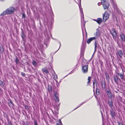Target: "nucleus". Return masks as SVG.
I'll use <instances>...</instances> for the list:
<instances>
[{
  "instance_id": "nucleus-9",
  "label": "nucleus",
  "mask_w": 125,
  "mask_h": 125,
  "mask_svg": "<svg viewBox=\"0 0 125 125\" xmlns=\"http://www.w3.org/2000/svg\"><path fill=\"white\" fill-rule=\"evenodd\" d=\"M109 15L108 14H106L105 15V13L103 15V19L104 21H105L109 18Z\"/></svg>"
},
{
  "instance_id": "nucleus-17",
  "label": "nucleus",
  "mask_w": 125,
  "mask_h": 125,
  "mask_svg": "<svg viewBox=\"0 0 125 125\" xmlns=\"http://www.w3.org/2000/svg\"><path fill=\"white\" fill-rule=\"evenodd\" d=\"M117 74L118 76H119L122 80H124V73H123V74H121L119 73H117Z\"/></svg>"
},
{
  "instance_id": "nucleus-62",
  "label": "nucleus",
  "mask_w": 125,
  "mask_h": 125,
  "mask_svg": "<svg viewBox=\"0 0 125 125\" xmlns=\"http://www.w3.org/2000/svg\"><path fill=\"white\" fill-rule=\"evenodd\" d=\"M45 36L46 37V34H45Z\"/></svg>"
},
{
  "instance_id": "nucleus-58",
  "label": "nucleus",
  "mask_w": 125,
  "mask_h": 125,
  "mask_svg": "<svg viewBox=\"0 0 125 125\" xmlns=\"http://www.w3.org/2000/svg\"><path fill=\"white\" fill-rule=\"evenodd\" d=\"M51 110L52 112V113H53V114H54V112H53V110L52 109H51Z\"/></svg>"
},
{
  "instance_id": "nucleus-29",
  "label": "nucleus",
  "mask_w": 125,
  "mask_h": 125,
  "mask_svg": "<svg viewBox=\"0 0 125 125\" xmlns=\"http://www.w3.org/2000/svg\"><path fill=\"white\" fill-rule=\"evenodd\" d=\"M4 49L3 48L0 47V53H2L4 51Z\"/></svg>"
},
{
  "instance_id": "nucleus-20",
  "label": "nucleus",
  "mask_w": 125,
  "mask_h": 125,
  "mask_svg": "<svg viewBox=\"0 0 125 125\" xmlns=\"http://www.w3.org/2000/svg\"><path fill=\"white\" fill-rule=\"evenodd\" d=\"M97 22L99 24H101L102 22V19L101 18H98L96 20Z\"/></svg>"
},
{
  "instance_id": "nucleus-4",
  "label": "nucleus",
  "mask_w": 125,
  "mask_h": 125,
  "mask_svg": "<svg viewBox=\"0 0 125 125\" xmlns=\"http://www.w3.org/2000/svg\"><path fill=\"white\" fill-rule=\"evenodd\" d=\"M115 110L114 108L111 109L110 111V114L112 116V118L115 119V116L116 113L115 112Z\"/></svg>"
},
{
  "instance_id": "nucleus-54",
  "label": "nucleus",
  "mask_w": 125,
  "mask_h": 125,
  "mask_svg": "<svg viewBox=\"0 0 125 125\" xmlns=\"http://www.w3.org/2000/svg\"><path fill=\"white\" fill-rule=\"evenodd\" d=\"M56 109L57 110V111H58V110L59 109V108H58V107H56Z\"/></svg>"
},
{
  "instance_id": "nucleus-2",
  "label": "nucleus",
  "mask_w": 125,
  "mask_h": 125,
  "mask_svg": "<svg viewBox=\"0 0 125 125\" xmlns=\"http://www.w3.org/2000/svg\"><path fill=\"white\" fill-rule=\"evenodd\" d=\"M104 9H107L109 5V2L107 0H101Z\"/></svg>"
},
{
  "instance_id": "nucleus-63",
  "label": "nucleus",
  "mask_w": 125,
  "mask_h": 125,
  "mask_svg": "<svg viewBox=\"0 0 125 125\" xmlns=\"http://www.w3.org/2000/svg\"><path fill=\"white\" fill-rule=\"evenodd\" d=\"M61 82V80L60 81V82H59V83H60Z\"/></svg>"
},
{
  "instance_id": "nucleus-31",
  "label": "nucleus",
  "mask_w": 125,
  "mask_h": 125,
  "mask_svg": "<svg viewBox=\"0 0 125 125\" xmlns=\"http://www.w3.org/2000/svg\"><path fill=\"white\" fill-rule=\"evenodd\" d=\"M15 62L16 64H18L19 62V61L17 57H16L15 60Z\"/></svg>"
},
{
  "instance_id": "nucleus-61",
  "label": "nucleus",
  "mask_w": 125,
  "mask_h": 125,
  "mask_svg": "<svg viewBox=\"0 0 125 125\" xmlns=\"http://www.w3.org/2000/svg\"><path fill=\"white\" fill-rule=\"evenodd\" d=\"M53 119L54 120H56V119L55 118H53Z\"/></svg>"
},
{
  "instance_id": "nucleus-46",
  "label": "nucleus",
  "mask_w": 125,
  "mask_h": 125,
  "mask_svg": "<svg viewBox=\"0 0 125 125\" xmlns=\"http://www.w3.org/2000/svg\"><path fill=\"white\" fill-rule=\"evenodd\" d=\"M56 84L57 85V87H58L59 86V83H56Z\"/></svg>"
},
{
  "instance_id": "nucleus-26",
  "label": "nucleus",
  "mask_w": 125,
  "mask_h": 125,
  "mask_svg": "<svg viewBox=\"0 0 125 125\" xmlns=\"http://www.w3.org/2000/svg\"><path fill=\"white\" fill-rule=\"evenodd\" d=\"M91 77L89 76L88 77V82H87V84H90V82L91 81Z\"/></svg>"
},
{
  "instance_id": "nucleus-5",
  "label": "nucleus",
  "mask_w": 125,
  "mask_h": 125,
  "mask_svg": "<svg viewBox=\"0 0 125 125\" xmlns=\"http://www.w3.org/2000/svg\"><path fill=\"white\" fill-rule=\"evenodd\" d=\"M114 79L116 84L117 85L119 84V81L120 82H121L120 79L119 78L118 76L117 75L114 76Z\"/></svg>"
},
{
  "instance_id": "nucleus-30",
  "label": "nucleus",
  "mask_w": 125,
  "mask_h": 125,
  "mask_svg": "<svg viewBox=\"0 0 125 125\" xmlns=\"http://www.w3.org/2000/svg\"><path fill=\"white\" fill-rule=\"evenodd\" d=\"M55 101L57 103H58L60 101L58 97H55Z\"/></svg>"
},
{
  "instance_id": "nucleus-39",
  "label": "nucleus",
  "mask_w": 125,
  "mask_h": 125,
  "mask_svg": "<svg viewBox=\"0 0 125 125\" xmlns=\"http://www.w3.org/2000/svg\"><path fill=\"white\" fill-rule=\"evenodd\" d=\"M97 45H95L94 52H95L97 50Z\"/></svg>"
},
{
  "instance_id": "nucleus-3",
  "label": "nucleus",
  "mask_w": 125,
  "mask_h": 125,
  "mask_svg": "<svg viewBox=\"0 0 125 125\" xmlns=\"http://www.w3.org/2000/svg\"><path fill=\"white\" fill-rule=\"evenodd\" d=\"M88 65H83L82 67V71L84 73H86L88 72Z\"/></svg>"
},
{
  "instance_id": "nucleus-13",
  "label": "nucleus",
  "mask_w": 125,
  "mask_h": 125,
  "mask_svg": "<svg viewBox=\"0 0 125 125\" xmlns=\"http://www.w3.org/2000/svg\"><path fill=\"white\" fill-rule=\"evenodd\" d=\"M95 38L94 37H91L88 39L87 41V44H89L92 41L96 40Z\"/></svg>"
},
{
  "instance_id": "nucleus-38",
  "label": "nucleus",
  "mask_w": 125,
  "mask_h": 125,
  "mask_svg": "<svg viewBox=\"0 0 125 125\" xmlns=\"http://www.w3.org/2000/svg\"><path fill=\"white\" fill-rule=\"evenodd\" d=\"M25 109L26 110H27L28 111L29 110V108L28 106H27V105H25Z\"/></svg>"
},
{
  "instance_id": "nucleus-33",
  "label": "nucleus",
  "mask_w": 125,
  "mask_h": 125,
  "mask_svg": "<svg viewBox=\"0 0 125 125\" xmlns=\"http://www.w3.org/2000/svg\"><path fill=\"white\" fill-rule=\"evenodd\" d=\"M32 64L34 66H35L37 65V63L35 61H33L32 62Z\"/></svg>"
},
{
  "instance_id": "nucleus-41",
  "label": "nucleus",
  "mask_w": 125,
  "mask_h": 125,
  "mask_svg": "<svg viewBox=\"0 0 125 125\" xmlns=\"http://www.w3.org/2000/svg\"><path fill=\"white\" fill-rule=\"evenodd\" d=\"M84 47V45H83V43H82V47L81 49V51H82V50H83V48Z\"/></svg>"
},
{
  "instance_id": "nucleus-27",
  "label": "nucleus",
  "mask_w": 125,
  "mask_h": 125,
  "mask_svg": "<svg viewBox=\"0 0 125 125\" xmlns=\"http://www.w3.org/2000/svg\"><path fill=\"white\" fill-rule=\"evenodd\" d=\"M52 89L50 85H48V91L49 92L52 91Z\"/></svg>"
},
{
  "instance_id": "nucleus-52",
  "label": "nucleus",
  "mask_w": 125,
  "mask_h": 125,
  "mask_svg": "<svg viewBox=\"0 0 125 125\" xmlns=\"http://www.w3.org/2000/svg\"><path fill=\"white\" fill-rule=\"evenodd\" d=\"M85 34L86 37H87V33L86 31L85 32Z\"/></svg>"
},
{
  "instance_id": "nucleus-51",
  "label": "nucleus",
  "mask_w": 125,
  "mask_h": 125,
  "mask_svg": "<svg viewBox=\"0 0 125 125\" xmlns=\"http://www.w3.org/2000/svg\"><path fill=\"white\" fill-rule=\"evenodd\" d=\"M54 80L56 82V83H58V81H57V80H56V79H55V80Z\"/></svg>"
},
{
  "instance_id": "nucleus-16",
  "label": "nucleus",
  "mask_w": 125,
  "mask_h": 125,
  "mask_svg": "<svg viewBox=\"0 0 125 125\" xmlns=\"http://www.w3.org/2000/svg\"><path fill=\"white\" fill-rule=\"evenodd\" d=\"M113 32L111 33L114 39H115L117 36V33L116 31L114 30H113Z\"/></svg>"
},
{
  "instance_id": "nucleus-7",
  "label": "nucleus",
  "mask_w": 125,
  "mask_h": 125,
  "mask_svg": "<svg viewBox=\"0 0 125 125\" xmlns=\"http://www.w3.org/2000/svg\"><path fill=\"white\" fill-rule=\"evenodd\" d=\"M116 54L117 55V57H118V56H119L121 58H122L123 54L122 50H120L117 52L116 53Z\"/></svg>"
},
{
  "instance_id": "nucleus-59",
  "label": "nucleus",
  "mask_w": 125,
  "mask_h": 125,
  "mask_svg": "<svg viewBox=\"0 0 125 125\" xmlns=\"http://www.w3.org/2000/svg\"><path fill=\"white\" fill-rule=\"evenodd\" d=\"M40 25L41 26V21H40Z\"/></svg>"
},
{
  "instance_id": "nucleus-18",
  "label": "nucleus",
  "mask_w": 125,
  "mask_h": 125,
  "mask_svg": "<svg viewBox=\"0 0 125 125\" xmlns=\"http://www.w3.org/2000/svg\"><path fill=\"white\" fill-rule=\"evenodd\" d=\"M119 36L120 37V39L122 41H123L125 39L124 34L122 33L120 34Z\"/></svg>"
},
{
  "instance_id": "nucleus-1",
  "label": "nucleus",
  "mask_w": 125,
  "mask_h": 125,
  "mask_svg": "<svg viewBox=\"0 0 125 125\" xmlns=\"http://www.w3.org/2000/svg\"><path fill=\"white\" fill-rule=\"evenodd\" d=\"M16 10L15 8L13 7H10L8 8L5 11L0 15V16H2L6 14H10L13 13Z\"/></svg>"
},
{
  "instance_id": "nucleus-34",
  "label": "nucleus",
  "mask_w": 125,
  "mask_h": 125,
  "mask_svg": "<svg viewBox=\"0 0 125 125\" xmlns=\"http://www.w3.org/2000/svg\"><path fill=\"white\" fill-rule=\"evenodd\" d=\"M57 78V75L55 73V74L54 75L53 79L54 80H55V79H56Z\"/></svg>"
},
{
  "instance_id": "nucleus-12",
  "label": "nucleus",
  "mask_w": 125,
  "mask_h": 125,
  "mask_svg": "<svg viewBox=\"0 0 125 125\" xmlns=\"http://www.w3.org/2000/svg\"><path fill=\"white\" fill-rule=\"evenodd\" d=\"M47 36L46 38V40H45L44 42V43L46 45V47L47 46V45H48L49 43V37L48 35L47 34Z\"/></svg>"
},
{
  "instance_id": "nucleus-8",
  "label": "nucleus",
  "mask_w": 125,
  "mask_h": 125,
  "mask_svg": "<svg viewBox=\"0 0 125 125\" xmlns=\"http://www.w3.org/2000/svg\"><path fill=\"white\" fill-rule=\"evenodd\" d=\"M100 31L99 29H96V33L94 34L95 37H94L96 39L98 38L100 36Z\"/></svg>"
},
{
  "instance_id": "nucleus-56",
  "label": "nucleus",
  "mask_w": 125,
  "mask_h": 125,
  "mask_svg": "<svg viewBox=\"0 0 125 125\" xmlns=\"http://www.w3.org/2000/svg\"><path fill=\"white\" fill-rule=\"evenodd\" d=\"M96 20H96V19H93V20L95 21H96L97 22V21H96Z\"/></svg>"
},
{
  "instance_id": "nucleus-49",
  "label": "nucleus",
  "mask_w": 125,
  "mask_h": 125,
  "mask_svg": "<svg viewBox=\"0 0 125 125\" xmlns=\"http://www.w3.org/2000/svg\"><path fill=\"white\" fill-rule=\"evenodd\" d=\"M61 43L60 42V47H60L61 46ZM60 48H59V49L57 51H58L59 50V49Z\"/></svg>"
},
{
  "instance_id": "nucleus-15",
  "label": "nucleus",
  "mask_w": 125,
  "mask_h": 125,
  "mask_svg": "<svg viewBox=\"0 0 125 125\" xmlns=\"http://www.w3.org/2000/svg\"><path fill=\"white\" fill-rule=\"evenodd\" d=\"M93 88L94 89L93 91L94 92V89L95 87V85H96V86L97 87V82L96 80V79H94L93 80Z\"/></svg>"
},
{
  "instance_id": "nucleus-25",
  "label": "nucleus",
  "mask_w": 125,
  "mask_h": 125,
  "mask_svg": "<svg viewBox=\"0 0 125 125\" xmlns=\"http://www.w3.org/2000/svg\"><path fill=\"white\" fill-rule=\"evenodd\" d=\"M111 4L114 6H116V5L113 0H109Z\"/></svg>"
},
{
  "instance_id": "nucleus-42",
  "label": "nucleus",
  "mask_w": 125,
  "mask_h": 125,
  "mask_svg": "<svg viewBox=\"0 0 125 125\" xmlns=\"http://www.w3.org/2000/svg\"><path fill=\"white\" fill-rule=\"evenodd\" d=\"M26 17V15L24 13H23L22 14V18H25Z\"/></svg>"
},
{
  "instance_id": "nucleus-55",
  "label": "nucleus",
  "mask_w": 125,
  "mask_h": 125,
  "mask_svg": "<svg viewBox=\"0 0 125 125\" xmlns=\"http://www.w3.org/2000/svg\"><path fill=\"white\" fill-rule=\"evenodd\" d=\"M85 22H83V25L84 26H85Z\"/></svg>"
},
{
  "instance_id": "nucleus-43",
  "label": "nucleus",
  "mask_w": 125,
  "mask_h": 125,
  "mask_svg": "<svg viewBox=\"0 0 125 125\" xmlns=\"http://www.w3.org/2000/svg\"><path fill=\"white\" fill-rule=\"evenodd\" d=\"M21 75L22 76H25V74L23 72H22L21 73Z\"/></svg>"
},
{
  "instance_id": "nucleus-22",
  "label": "nucleus",
  "mask_w": 125,
  "mask_h": 125,
  "mask_svg": "<svg viewBox=\"0 0 125 125\" xmlns=\"http://www.w3.org/2000/svg\"><path fill=\"white\" fill-rule=\"evenodd\" d=\"M88 100H85V101L83 102L81 104H80L76 108H75L74 109V110L76 109L79 107H80V106H81L83 104L86 102Z\"/></svg>"
},
{
  "instance_id": "nucleus-50",
  "label": "nucleus",
  "mask_w": 125,
  "mask_h": 125,
  "mask_svg": "<svg viewBox=\"0 0 125 125\" xmlns=\"http://www.w3.org/2000/svg\"><path fill=\"white\" fill-rule=\"evenodd\" d=\"M51 61L52 62L53 61V57L52 56V57Z\"/></svg>"
},
{
  "instance_id": "nucleus-47",
  "label": "nucleus",
  "mask_w": 125,
  "mask_h": 125,
  "mask_svg": "<svg viewBox=\"0 0 125 125\" xmlns=\"http://www.w3.org/2000/svg\"><path fill=\"white\" fill-rule=\"evenodd\" d=\"M122 123V122H118V124L119 125H121Z\"/></svg>"
},
{
  "instance_id": "nucleus-48",
  "label": "nucleus",
  "mask_w": 125,
  "mask_h": 125,
  "mask_svg": "<svg viewBox=\"0 0 125 125\" xmlns=\"http://www.w3.org/2000/svg\"><path fill=\"white\" fill-rule=\"evenodd\" d=\"M22 125H29L28 124H25V123H24Z\"/></svg>"
},
{
  "instance_id": "nucleus-45",
  "label": "nucleus",
  "mask_w": 125,
  "mask_h": 125,
  "mask_svg": "<svg viewBox=\"0 0 125 125\" xmlns=\"http://www.w3.org/2000/svg\"><path fill=\"white\" fill-rule=\"evenodd\" d=\"M98 42L96 41H95V45H97Z\"/></svg>"
},
{
  "instance_id": "nucleus-10",
  "label": "nucleus",
  "mask_w": 125,
  "mask_h": 125,
  "mask_svg": "<svg viewBox=\"0 0 125 125\" xmlns=\"http://www.w3.org/2000/svg\"><path fill=\"white\" fill-rule=\"evenodd\" d=\"M81 0H80V4L79 5V7L80 8V12L82 14H83V21H84V14L83 13V10L82 8L81 7Z\"/></svg>"
},
{
  "instance_id": "nucleus-64",
  "label": "nucleus",
  "mask_w": 125,
  "mask_h": 125,
  "mask_svg": "<svg viewBox=\"0 0 125 125\" xmlns=\"http://www.w3.org/2000/svg\"><path fill=\"white\" fill-rule=\"evenodd\" d=\"M56 114H58V113H57V112H56Z\"/></svg>"
},
{
  "instance_id": "nucleus-35",
  "label": "nucleus",
  "mask_w": 125,
  "mask_h": 125,
  "mask_svg": "<svg viewBox=\"0 0 125 125\" xmlns=\"http://www.w3.org/2000/svg\"><path fill=\"white\" fill-rule=\"evenodd\" d=\"M59 124H57V125H62V122L60 119H59Z\"/></svg>"
},
{
  "instance_id": "nucleus-6",
  "label": "nucleus",
  "mask_w": 125,
  "mask_h": 125,
  "mask_svg": "<svg viewBox=\"0 0 125 125\" xmlns=\"http://www.w3.org/2000/svg\"><path fill=\"white\" fill-rule=\"evenodd\" d=\"M112 98L108 99V104L111 109L114 108L113 102Z\"/></svg>"
},
{
  "instance_id": "nucleus-23",
  "label": "nucleus",
  "mask_w": 125,
  "mask_h": 125,
  "mask_svg": "<svg viewBox=\"0 0 125 125\" xmlns=\"http://www.w3.org/2000/svg\"><path fill=\"white\" fill-rule=\"evenodd\" d=\"M42 71L43 73H49V71L45 68L42 69Z\"/></svg>"
},
{
  "instance_id": "nucleus-44",
  "label": "nucleus",
  "mask_w": 125,
  "mask_h": 125,
  "mask_svg": "<svg viewBox=\"0 0 125 125\" xmlns=\"http://www.w3.org/2000/svg\"><path fill=\"white\" fill-rule=\"evenodd\" d=\"M73 70H72V71H71V73H69L67 75H66V76H65L64 78L65 77L67 76L69 74H71V73H73Z\"/></svg>"
},
{
  "instance_id": "nucleus-37",
  "label": "nucleus",
  "mask_w": 125,
  "mask_h": 125,
  "mask_svg": "<svg viewBox=\"0 0 125 125\" xmlns=\"http://www.w3.org/2000/svg\"><path fill=\"white\" fill-rule=\"evenodd\" d=\"M34 125H38L37 122L36 120H34Z\"/></svg>"
},
{
  "instance_id": "nucleus-24",
  "label": "nucleus",
  "mask_w": 125,
  "mask_h": 125,
  "mask_svg": "<svg viewBox=\"0 0 125 125\" xmlns=\"http://www.w3.org/2000/svg\"><path fill=\"white\" fill-rule=\"evenodd\" d=\"M95 93L97 95H99L100 94L99 90L98 89L97 87H96Z\"/></svg>"
},
{
  "instance_id": "nucleus-19",
  "label": "nucleus",
  "mask_w": 125,
  "mask_h": 125,
  "mask_svg": "<svg viewBox=\"0 0 125 125\" xmlns=\"http://www.w3.org/2000/svg\"><path fill=\"white\" fill-rule=\"evenodd\" d=\"M102 87L103 89H105V82H101Z\"/></svg>"
},
{
  "instance_id": "nucleus-32",
  "label": "nucleus",
  "mask_w": 125,
  "mask_h": 125,
  "mask_svg": "<svg viewBox=\"0 0 125 125\" xmlns=\"http://www.w3.org/2000/svg\"><path fill=\"white\" fill-rule=\"evenodd\" d=\"M54 95L55 98L58 97V93L57 92L54 93Z\"/></svg>"
},
{
  "instance_id": "nucleus-53",
  "label": "nucleus",
  "mask_w": 125,
  "mask_h": 125,
  "mask_svg": "<svg viewBox=\"0 0 125 125\" xmlns=\"http://www.w3.org/2000/svg\"><path fill=\"white\" fill-rule=\"evenodd\" d=\"M2 90L0 88V92H2Z\"/></svg>"
},
{
  "instance_id": "nucleus-11",
  "label": "nucleus",
  "mask_w": 125,
  "mask_h": 125,
  "mask_svg": "<svg viewBox=\"0 0 125 125\" xmlns=\"http://www.w3.org/2000/svg\"><path fill=\"white\" fill-rule=\"evenodd\" d=\"M106 93L109 97L110 98V99L112 98V95L110 90L108 89L107 91H106Z\"/></svg>"
},
{
  "instance_id": "nucleus-36",
  "label": "nucleus",
  "mask_w": 125,
  "mask_h": 125,
  "mask_svg": "<svg viewBox=\"0 0 125 125\" xmlns=\"http://www.w3.org/2000/svg\"><path fill=\"white\" fill-rule=\"evenodd\" d=\"M105 75L106 76V79L109 80L110 79V77L109 75L108 74H105Z\"/></svg>"
},
{
  "instance_id": "nucleus-28",
  "label": "nucleus",
  "mask_w": 125,
  "mask_h": 125,
  "mask_svg": "<svg viewBox=\"0 0 125 125\" xmlns=\"http://www.w3.org/2000/svg\"><path fill=\"white\" fill-rule=\"evenodd\" d=\"M4 83L1 81H0V85L2 87H3L4 85Z\"/></svg>"
},
{
  "instance_id": "nucleus-60",
  "label": "nucleus",
  "mask_w": 125,
  "mask_h": 125,
  "mask_svg": "<svg viewBox=\"0 0 125 125\" xmlns=\"http://www.w3.org/2000/svg\"><path fill=\"white\" fill-rule=\"evenodd\" d=\"M123 41H124L125 42V39Z\"/></svg>"
},
{
  "instance_id": "nucleus-21",
  "label": "nucleus",
  "mask_w": 125,
  "mask_h": 125,
  "mask_svg": "<svg viewBox=\"0 0 125 125\" xmlns=\"http://www.w3.org/2000/svg\"><path fill=\"white\" fill-rule=\"evenodd\" d=\"M21 36L22 38V40L23 41H24L26 37V36L24 34V33L23 32V31H22L21 34Z\"/></svg>"
},
{
  "instance_id": "nucleus-57",
  "label": "nucleus",
  "mask_w": 125,
  "mask_h": 125,
  "mask_svg": "<svg viewBox=\"0 0 125 125\" xmlns=\"http://www.w3.org/2000/svg\"><path fill=\"white\" fill-rule=\"evenodd\" d=\"M94 95H95V98H97V95H96L95 94Z\"/></svg>"
},
{
  "instance_id": "nucleus-14",
  "label": "nucleus",
  "mask_w": 125,
  "mask_h": 125,
  "mask_svg": "<svg viewBox=\"0 0 125 125\" xmlns=\"http://www.w3.org/2000/svg\"><path fill=\"white\" fill-rule=\"evenodd\" d=\"M9 102L8 104L10 107H12L14 106L13 102L11 101L10 99H9L8 100Z\"/></svg>"
},
{
  "instance_id": "nucleus-40",
  "label": "nucleus",
  "mask_w": 125,
  "mask_h": 125,
  "mask_svg": "<svg viewBox=\"0 0 125 125\" xmlns=\"http://www.w3.org/2000/svg\"><path fill=\"white\" fill-rule=\"evenodd\" d=\"M8 125H13L10 121H8Z\"/></svg>"
}]
</instances>
